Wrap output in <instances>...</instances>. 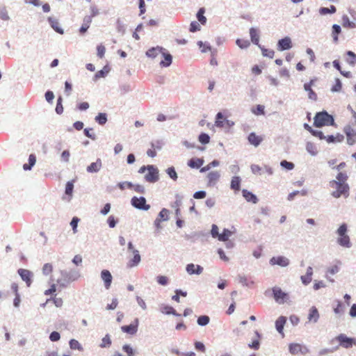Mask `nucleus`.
I'll use <instances>...</instances> for the list:
<instances>
[{
    "label": "nucleus",
    "mask_w": 356,
    "mask_h": 356,
    "mask_svg": "<svg viewBox=\"0 0 356 356\" xmlns=\"http://www.w3.org/2000/svg\"><path fill=\"white\" fill-rule=\"evenodd\" d=\"M232 235V232L229 229H225L222 233L218 236V240L220 241H226Z\"/></svg>",
    "instance_id": "f704fd0d"
},
{
    "label": "nucleus",
    "mask_w": 356,
    "mask_h": 356,
    "mask_svg": "<svg viewBox=\"0 0 356 356\" xmlns=\"http://www.w3.org/2000/svg\"><path fill=\"white\" fill-rule=\"evenodd\" d=\"M60 338V335L58 332L54 331L50 334L49 339L51 341H58Z\"/></svg>",
    "instance_id": "0e129e2a"
},
{
    "label": "nucleus",
    "mask_w": 356,
    "mask_h": 356,
    "mask_svg": "<svg viewBox=\"0 0 356 356\" xmlns=\"http://www.w3.org/2000/svg\"><path fill=\"white\" fill-rule=\"evenodd\" d=\"M70 347L71 349L72 350H83V348L81 346V345L80 344V343L76 340V339H71L70 341Z\"/></svg>",
    "instance_id": "c9c22d12"
},
{
    "label": "nucleus",
    "mask_w": 356,
    "mask_h": 356,
    "mask_svg": "<svg viewBox=\"0 0 356 356\" xmlns=\"http://www.w3.org/2000/svg\"><path fill=\"white\" fill-rule=\"evenodd\" d=\"M220 177V175L219 172H218V171L210 172L207 175L208 186H214L219 180Z\"/></svg>",
    "instance_id": "2eb2a0df"
},
{
    "label": "nucleus",
    "mask_w": 356,
    "mask_h": 356,
    "mask_svg": "<svg viewBox=\"0 0 356 356\" xmlns=\"http://www.w3.org/2000/svg\"><path fill=\"white\" fill-rule=\"evenodd\" d=\"M289 352L292 355H297L298 353L306 354L309 352L306 347L301 346L299 343H291L289 347Z\"/></svg>",
    "instance_id": "1a4fd4ad"
},
{
    "label": "nucleus",
    "mask_w": 356,
    "mask_h": 356,
    "mask_svg": "<svg viewBox=\"0 0 356 356\" xmlns=\"http://www.w3.org/2000/svg\"><path fill=\"white\" fill-rule=\"evenodd\" d=\"M101 277L104 282V286L108 289L112 282V275L108 270H103L101 273Z\"/></svg>",
    "instance_id": "4468645a"
},
{
    "label": "nucleus",
    "mask_w": 356,
    "mask_h": 356,
    "mask_svg": "<svg viewBox=\"0 0 356 356\" xmlns=\"http://www.w3.org/2000/svg\"><path fill=\"white\" fill-rule=\"evenodd\" d=\"M36 161V158L34 154H31L29 157V163H25L23 165V168L24 170H29L31 168L35 165Z\"/></svg>",
    "instance_id": "c756f323"
},
{
    "label": "nucleus",
    "mask_w": 356,
    "mask_h": 356,
    "mask_svg": "<svg viewBox=\"0 0 356 356\" xmlns=\"http://www.w3.org/2000/svg\"><path fill=\"white\" fill-rule=\"evenodd\" d=\"M92 128H86L84 129V134L85 135L92 139V140H95V134L92 132Z\"/></svg>",
    "instance_id": "e2e57ef3"
},
{
    "label": "nucleus",
    "mask_w": 356,
    "mask_h": 356,
    "mask_svg": "<svg viewBox=\"0 0 356 356\" xmlns=\"http://www.w3.org/2000/svg\"><path fill=\"white\" fill-rule=\"evenodd\" d=\"M251 170L254 174L261 175L262 169L259 165L253 164L251 165Z\"/></svg>",
    "instance_id": "774afa93"
},
{
    "label": "nucleus",
    "mask_w": 356,
    "mask_h": 356,
    "mask_svg": "<svg viewBox=\"0 0 356 356\" xmlns=\"http://www.w3.org/2000/svg\"><path fill=\"white\" fill-rule=\"evenodd\" d=\"M342 26L344 28L348 29H355L356 28V24L350 20L349 17L347 15H343L342 17Z\"/></svg>",
    "instance_id": "cd10ccee"
},
{
    "label": "nucleus",
    "mask_w": 356,
    "mask_h": 356,
    "mask_svg": "<svg viewBox=\"0 0 356 356\" xmlns=\"http://www.w3.org/2000/svg\"><path fill=\"white\" fill-rule=\"evenodd\" d=\"M18 273L20 275V277H22V279L26 282L27 286H30L31 284V282H32L31 272L26 269L20 268L18 270Z\"/></svg>",
    "instance_id": "f8f14e48"
},
{
    "label": "nucleus",
    "mask_w": 356,
    "mask_h": 356,
    "mask_svg": "<svg viewBox=\"0 0 356 356\" xmlns=\"http://www.w3.org/2000/svg\"><path fill=\"white\" fill-rule=\"evenodd\" d=\"M186 271L190 275H193V274L200 275L202 273L203 268L199 265L189 264L186 266Z\"/></svg>",
    "instance_id": "f3484780"
},
{
    "label": "nucleus",
    "mask_w": 356,
    "mask_h": 356,
    "mask_svg": "<svg viewBox=\"0 0 356 356\" xmlns=\"http://www.w3.org/2000/svg\"><path fill=\"white\" fill-rule=\"evenodd\" d=\"M292 47L291 40L289 37H285L278 41L277 49L279 51L288 50Z\"/></svg>",
    "instance_id": "9b49d317"
},
{
    "label": "nucleus",
    "mask_w": 356,
    "mask_h": 356,
    "mask_svg": "<svg viewBox=\"0 0 356 356\" xmlns=\"http://www.w3.org/2000/svg\"><path fill=\"white\" fill-rule=\"evenodd\" d=\"M262 140L263 138L260 136L256 135L254 133H251L248 136V141L255 147L258 146Z\"/></svg>",
    "instance_id": "412c9836"
},
{
    "label": "nucleus",
    "mask_w": 356,
    "mask_h": 356,
    "mask_svg": "<svg viewBox=\"0 0 356 356\" xmlns=\"http://www.w3.org/2000/svg\"><path fill=\"white\" fill-rule=\"evenodd\" d=\"M343 132L346 136V141L349 145H353L356 143V130L350 125H347L343 128Z\"/></svg>",
    "instance_id": "0eeeda50"
},
{
    "label": "nucleus",
    "mask_w": 356,
    "mask_h": 356,
    "mask_svg": "<svg viewBox=\"0 0 356 356\" xmlns=\"http://www.w3.org/2000/svg\"><path fill=\"white\" fill-rule=\"evenodd\" d=\"M334 124V119L327 112L318 113L314 117V124L316 127L332 125Z\"/></svg>",
    "instance_id": "f03ea898"
},
{
    "label": "nucleus",
    "mask_w": 356,
    "mask_h": 356,
    "mask_svg": "<svg viewBox=\"0 0 356 356\" xmlns=\"http://www.w3.org/2000/svg\"><path fill=\"white\" fill-rule=\"evenodd\" d=\"M204 161L202 159H191L188 161V165L192 168H199L203 165Z\"/></svg>",
    "instance_id": "c85d7f7f"
},
{
    "label": "nucleus",
    "mask_w": 356,
    "mask_h": 356,
    "mask_svg": "<svg viewBox=\"0 0 356 356\" xmlns=\"http://www.w3.org/2000/svg\"><path fill=\"white\" fill-rule=\"evenodd\" d=\"M109 70L107 69V67H104L103 70L98 71L95 74V78L99 79L101 77H104L106 74L108 72Z\"/></svg>",
    "instance_id": "13d9d810"
},
{
    "label": "nucleus",
    "mask_w": 356,
    "mask_h": 356,
    "mask_svg": "<svg viewBox=\"0 0 356 356\" xmlns=\"http://www.w3.org/2000/svg\"><path fill=\"white\" fill-rule=\"evenodd\" d=\"M286 318L284 316L279 317L275 321V327L277 332L283 334V329L286 323Z\"/></svg>",
    "instance_id": "393cba45"
},
{
    "label": "nucleus",
    "mask_w": 356,
    "mask_h": 356,
    "mask_svg": "<svg viewBox=\"0 0 356 356\" xmlns=\"http://www.w3.org/2000/svg\"><path fill=\"white\" fill-rule=\"evenodd\" d=\"M133 253H134V257L132 259H131L129 263H128V266L131 268V267H134V266H137L140 261V256L139 254V252L138 250H134L133 251Z\"/></svg>",
    "instance_id": "b1692460"
},
{
    "label": "nucleus",
    "mask_w": 356,
    "mask_h": 356,
    "mask_svg": "<svg viewBox=\"0 0 356 356\" xmlns=\"http://www.w3.org/2000/svg\"><path fill=\"white\" fill-rule=\"evenodd\" d=\"M161 310L162 313L165 314H172L175 316L178 315L176 313L175 309L171 306H168V305L163 306L161 307Z\"/></svg>",
    "instance_id": "72a5a7b5"
},
{
    "label": "nucleus",
    "mask_w": 356,
    "mask_h": 356,
    "mask_svg": "<svg viewBox=\"0 0 356 356\" xmlns=\"http://www.w3.org/2000/svg\"><path fill=\"white\" fill-rule=\"evenodd\" d=\"M159 53H160V50L159 49H155V48H152L151 49H149L146 52V54L149 57L154 58V57H156Z\"/></svg>",
    "instance_id": "bf43d9fd"
},
{
    "label": "nucleus",
    "mask_w": 356,
    "mask_h": 356,
    "mask_svg": "<svg viewBox=\"0 0 356 356\" xmlns=\"http://www.w3.org/2000/svg\"><path fill=\"white\" fill-rule=\"evenodd\" d=\"M241 179L238 177H234L231 181V188L234 191L240 190Z\"/></svg>",
    "instance_id": "473e14b6"
},
{
    "label": "nucleus",
    "mask_w": 356,
    "mask_h": 356,
    "mask_svg": "<svg viewBox=\"0 0 356 356\" xmlns=\"http://www.w3.org/2000/svg\"><path fill=\"white\" fill-rule=\"evenodd\" d=\"M236 44L241 49H245L250 44L248 40L237 39L236 42Z\"/></svg>",
    "instance_id": "ea45409f"
},
{
    "label": "nucleus",
    "mask_w": 356,
    "mask_h": 356,
    "mask_svg": "<svg viewBox=\"0 0 356 356\" xmlns=\"http://www.w3.org/2000/svg\"><path fill=\"white\" fill-rule=\"evenodd\" d=\"M172 63V56L170 54H165L164 59L161 61L160 64L163 67L169 66Z\"/></svg>",
    "instance_id": "a19ab883"
},
{
    "label": "nucleus",
    "mask_w": 356,
    "mask_h": 356,
    "mask_svg": "<svg viewBox=\"0 0 356 356\" xmlns=\"http://www.w3.org/2000/svg\"><path fill=\"white\" fill-rule=\"evenodd\" d=\"M348 177L346 172H339L337 175V180L330 181V186L333 188L332 195L335 198H339L341 196L348 197L349 196V186L346 183Z\"/></svg>",
    "instance_id": "f257e3e1"
},
{
    "label": "nucleus",
    "mask_w": 356,
    "mask_h": 356,
    "mask_svg": "<svg viewBox=\"0 0 356 356\" xmlns=\"http://www.w3.org/2000/svg\"><path fill=\"white\" fill-rule=\"evenodd\" d=\"M270 263L272 265H279L280 266L284 267L289 265V261L287 258L282 256H279L271 258Z\"/></svg>",
    "instance_id": "ddd939ff"
},
{
    "label": "nucleus",
    "mask_w": 356,
    "mask_h": 356,
    "mask_svg": "<svg viewBox=\"0 0 356 356\" xmlns=\"http://www.w3.org/2000/svg\"><path fill=\"white\" fill-rule=\"evenodd\" d=\"M273 297L279 303H283L287 297V294L282 291L279 287L273 289Z\"/></svg>",
    "instance_id": "9d476101"
},
{
    "label": "nucleus",
    "mask_w": 356,
    "mask_h": 356,
    "mask_svg": "<svg viewBox=\"0 0 356 356\" xmlns=\"http://www.w3.org/2000/svg\"><path fill=\"white\" fill-rule=\"evenodd\" d=\"M262 55L265 57H268L270 58H273L275 55V51L272 49H268L265 48H261Z\"/></svg>",
    "instance_id": "09e8293b"
},
{
    "label": "nucleus",
    "mask_w": 356,
    "mask_h": 356,
    "mask_svg": "<svg viewBox=\"0 0 356 356\" xmlns=\"http://www.w3.org/2000/svg\"><path fill=\"white\" fill-rule=\"evenodd\" d=\"M79 221V219L77 217H74L70 222V225L73 229V232L74 234L77 232V225H78Z\"/></svg>",
    "instance_id": "052dcab7"
},
{
    "label": "nucleus",
    "mask_w": 356,
    "mask_h": 356,
    "mask_svg": "<svg viewBox=\"0 0 356 356\" xmlns=\"http://www.w3.org/2000/svg\"><path fill=\"white\" fill-rule=\"evenodd\" d=\"M74 189V184L72 181H68L66 184L65 186V194L69 195L70 197L72 195V192Z\"/></svg>",
    "instance_id": "37998d69"
},
{
    "label": "nucleus",
    "mask_w": 356,
    "mask_h": 356,
    "mask_svg": "<svg viewBox=\"0 0 356 356\" xmlns=\"http://www.w3.org/2000/svg\"><path fill=\"white\" fill-rule=\"evenodd\" d=\"M95 120L99 124L104 125L107 121L106 115L102 113H99V115L95 117Z\"/></svg>",
    "instance_id": "e433bc0d"
},
{
    "label": "nucleus",
    "mask_w": 356,
    "mask_h": 356,
    "mask_svg": "<svg viewBox=\"0 0 356 356\" xmlns=\"http://www.w3.org/2000/svg\"><path fill=\"white\" fill-rule=\"evenodd\" d=\"M337 8L334 6L332 5L330 8L322 7L319 9V13L321 15L332 14L336 13Z\"/></svg>",
    "instance_id": "7c9ffc66"
},
{
    "label": "nucleus",
    "mask_w": 356,
    "mask_h": 356,
    "mask_svg": "<svg viewBox=\"0 0 356 356\" xmlns=\"http://www.w3.org/2000/svg\"><path fill=\"white\" fill-rule=\"evenodd\" d=\"M102 167V161L98 159L95 162L92 163L87 167V171L88 172H97Z\"/></svg>",
    "instance_id": "4be33fe9"
},
{
    "label": "nucleus",
    "mask_w": 356,
    "mask_h": 356,
    "mask_svg": "<svg viewBox=\"0 0 356 356\" xmlns=\"http://www.w3.org/2000/svg\"><path fill=\"white\" fill-rule=\"evenodd\" d=\"M53 270V266L51 264H45L42 268V273L45 275H48L51 273Z\"/></svg>",
    "instance_id": "3c124183"
},
{
    "label": "nucleus",
    "mask_w": 356,
    "mask_h": 356,
    "mask_svg": "<svg viewBox=\"0 0 356 356\" xmlns=\"http://www.w3.org/2000/svg\"><path fill=\"white\" fill-rule=\"evenodd\" d=\"M242 193H243V196L245 197V199L248 202H251L254 204L257 202V200H258L257 197L252 193H251L245 189L243 190Z\"/></svg>",
    "instance_id": "a878e982"
},
{
    "label": "nucleus",
    "mask_w": 356,
    "mask_h": 356,
    "mask_svg": "<svg viewBox=\"0 0 356 356\" xmlns=\"http://www.w3.org/2000/svg\"><path fill=\"white\" fill-rule=\"evenodd\" d=\"M225 122L229 126H232L234 123H229V121L227 119L224 118L223 115L221 113H218L216 115L215 125L217 127H223L225 126Z\"/></svg>",
    "instance_id": "a211bd4d"
},
{
    "label": "nucleus",
    "mask_w": 356,
    "mask_h": 356,
    "mask_svg": "<svg viewBox=\"0 0 356 356\" xmlns=\"http://www.w3.org/2000/svg\"><path fill=\"white\" fill-rule=\"evenodd\" d=\"M319 318V313L317 308L313 306L310 308L308 314V321L310 323H316Z\"/></svg>",
    "instance_id": "dca6fc26"
},
{
    "label": "nucleus",
    "mask_w": 356,
    "mask_h": 356,
    "mask_svg": "<svg viewBox=\"0 0 356 356\" xmlns=\"http://www.w3.org/2000/svg\"><path fill=\"white\" fill-rule=\"evenodd\" d=\"M309 131L314 136L318 137L321 140L325 139V136H324L323 133L318 130H314L312 127H309Z\"/></svg>",
    "instance_id": "79ce46f5"
},
{
    "label": "nucleus",
    "mask_w": 356,
    "mask_h": 356,
    "mask_svg": "<svg viewBox=\"0 0 356 356\" xmlns=\"http://www.w3.org/2000/svg\"><path fill=\"white\" fill-rule=\"evenodd\" d=\"M122 350L127 354L128 356H134V352L133 348L128 344L122 346Z\"/></svg>",
    "instance_id": "4d7b16f0"
},
{
    "label": "nucleus",
    "mask_w": 356,
    "mask_h": 356,
    "mask_svg": "<svg viewBox=\"0 0 356 356\" xmlns=\"http://www.w3.org/2000/svg\"><path fill=\"white\" fill-rule=\"evenodd\" d=\"M336 340L339 345L345 348H351L353 345L356 346V339L348 337L344 334H341L336 337Z\"/></svg>",
    "instance_id": "39448f33"
},
{
    "label": "nucleus",
    "mask_w": 356,
    "mask_h": 356,
    "mask_svg": "<svg viewBox=\"0 0 356 356\" xmlns=\"http://www.w3.org/2000/svg\"><path fill=\"white\" fill-rule=\"evenodd\" d=\"M200 29V26L197 22H192L190 24V31L195 32Z\"/></svg>",
    "instance_id": "69168bd1"
},
{
    "label": "nucleus",
    "mask_w": 356,
    "mask_h": 356,
    "mask_svg": "<svg viewBox=\"0 0 356 356\" xmlns=\"http://www.w3.org/2000/svg\"><path fill=\"white\" fill-rule=\"evenodd\" d=\"M280 165L287 170H292L294 168V164L293 163L289 162L286 160L281 161Z\"/></svg>",
    "instance_id": "680f3d73"
},
{
    "label": "nucleus",
    "mask_w": 356,
    "mask_h": 356,
    "mask_svg": "<svg viewBox=\"0 0 356 356\" xmlns=\"http://www.w3.org/2000/svg\"><path fill=\"white\" fill-rule=\"evenodd\" d=\"M337 233L339 236L337 238V243L346 248L350 247V241L349 236L347 235V225L343 223L342 224L337 231Z\"/></svg>",
    "instance_id": "20e7f679"
},
{
    "label": "nucleus",
    "mask_w": 356,
    "mask_h": 356,
    "mask_svg": "<svg viewBox=\"0 0 356 356\" xmlns=\"http://www.w3.org/2000/svg\"><path fill=\"white\" fill-rule=\"evenodd\" d=\"M341 27L340 26L337 25V24H334L332 26V38H333V40L335 43H337L338 42V35L341 33Z\"/></svg>",
    "instance_id": "2f4dec72"
},
{
    "label": "nucleus",
    "mask_w": 356,
    "mask_h": 356,
    "mask_svg": "<svg viewBox=\"0 0 356 356\" xmlns=\"http://www.w3.org/2000/svg\"><path fill=\"white\" fill-rule=\"evenodd\" d=\"M347 56H348V62L351 65H355L356 63V54L351 51H348Z\"/></svg>",
    "instance_id": "de8ad7c7"
},
{
    "label": "nucleus",
    "mask_w": 356,
    "mask_h": 356,
    "mask_svg": "<svg viewBox=\"0 0 356 356\" xmlns=\"http://www.w3.org/2000/svg\"><path fill=\"white\" fill-rule=\"evenodd\" d=\"M56 112L58 114H61L63 112V106L62 104V97H59L57 101V104L56 106Z\"/></svg>",
    "instance_id": "5fc2aeb1"
},
{
    "label": "nucleus",
    "mask_w": 356,
    "mask_h": 356,
    "mask_svg": "<svg viewBox=\"0 0 356 356\" xmlns=\"http://www.w3.org/2000/svg\"><path fill=\"white\" fill-rule=\"evenodd\" d=\"M314 84V81L311 80L309 83H306L304 84V88L306 91L308 92L309 98L312 100H316L317 95L315 92L312 89V86Z\"/></svg>",
    "instance_id": "6ab92c4d"
},
{
    "label": "nucleus",
    "mask_w": 356,
    "mask_h": 356,
    "mask_svg": "<svg viewBox=\"0 0 356 356\" xmlns=\"http://www.w3.org/2000/svg\"><path fill=\"white\" fill-rule=\"evenodd\" d=\"M118 186L121 190H124L125 188H132L133 184L131 182L124 181L119 183Z\"/></svg>",
    "instance_id": "338daca9"
},
{
    "label": "nucleus",
    "mask_w": 356,
    "mask_h": 356,
    "mask_svg": "<svg viewBox=\"0 0 356 356\" xmlns=\"http://www.w3.org/2000/svg\"><path fill=\"white\" fill-rule=\"evenodd\" d=\"M97 56L102 58L104 56L106 48L103 44H99L97 47Z\"/></svg>",
    "instance_id": "6e6d98bb"
},
{
    "label": "nucleus",
    "mask_w": 356,
    "mask_h": 356,
    "mask_svg": "<svg viewBox=\"0 0 356 356\" xmlns=\"http://www.w3.org/2000/svg\"><path fill=\"white\" fill-rule=\"evenodd\" d=\"M131 204L136 209L147 211L150 205L146 203V199L144 197H133L131 200Z\"/></svg>",
    "instance_id": "423d86ee"
},
{
    "label": "nucleus",
    "mask_w": 356,
    "mask_h": 356,
    "mask_svg": "<svg viewBox=\"0 0 356 356\" xmlns=\"http://www.w3.org/2000/svg\"><path fill=\"white\" fill-rule=\"evenodd\" d=\"M111 344V340L108 334H106L102 340V343L100 346L102 348L108 347Z\"/></svg>",
    "instance_id": "a18cd8bd"
},
{
    "label": "nucleus",
    "mask_w": 356,
    "mask_h": 356,
    "mask_svg": "<svg viewBox=\"0 0 356 356\" xmlns=\"http://www.w3.org/2000/svg\"><path fill=\"white\" fill-rule=\"evenodd\" d=\"M210 318L208 316H200L197 318V323L201 326H204L209 323Z\"/></svg>",
    "instance_id": "58836bf2"
},
{
    "label": "nucleus",
    "mask_w": 356,
    "mask_h": 356,
    "mask_svg": "<svg viewBox=\"0 0 356 356\" xmlns=\"http://www.w3.org/2000/svg\"><path fill=\"white\" fill-rule=\"evenodd\" d=\"M166 172L169 177L173 180L176 181L177 179V175L173 167L168 168Z\"/></svg>",
    "instance_id": "864d4df0"
},
{
    "label": "nucleus",
    "mask_w": 356,
    "mask_h": 356,
    "mask_svg": "<svg viewBox=\"0 0 356 356\" xmlns=\"http://www.w3.org/2000/svg\"><path fill=\"white\" fill-rule=\"evenodd\" d=\"M145 170H148L147 174L145 175V179L149 183H154L159 180V170L154 165L142 166L138 172L143 173Z\"/></svg>",
    "instance_id": "7ed1b4c3"
},
{
    "label": "nucleus",
    "mask_w": 356,
    "mask_h": 356,
    "mask_svg": "<svg viewBox=\"0 0 356 356\" xmlns=\"http://www.w3.org/2000/svg\"><path fill=\"white\" fill-rule=\"evenodd\" d=\"M252 113L257 115H264V106L262 105H257L255 108H252Z\"/></svg>",
    "instance_id": "49530a36"
},
{
    "label": "nucleus",
    "mask_w": 356,
    "mask_h": 356,
    "mask_svg": "<svg viewBox=\"0 0 356 356\" xmlns=\"http://www.w3.org/2000/svg\"><path fill=\"white\" fill-rule=\"evenodd\" d=\"M92 22V17L91 16H86L83 18V24L79 29V32L81 34L85 33L87 30L89 29L90 24Z\"/></svg>",
    "instance_id": "aec40b11"
},
{
    "label": "nucleus",
    "mask_w": 356,
    "mask_h": 356,
    "mask_svg": "<svg viewBox=\"0 0 356 356\" xmlns=\"http://www.w3.org/2000/svg\"><path fill=\"white\" fill-rule=\"evenodd\" d=\"M312 275L313 269L309 266L307 269L306 275L301 276V280L305 285H307L311 282Z\"/></svg>",
    "instance_id": "5701e85b"
},
{
    "label": "nucleus",
    "mask_w": 356,
    "mask_h": 356,
    "mask_svg": "<svg viewBox=\"0 0 356 356\" xmlns=\"http://www.w3.org/2000/svg\"><path fill=\"white\" fill-rule=\"evenodd\" d=\"M209 140H210V138H209V135L207 134L202 133L199 136V141L202 144H204V145L207 144L209 143Z\"/></svg>",
    "instance_id": "603ef678"
},
{
    "label": "nucleus",
    "mask_w": 356,
    "mask_h": 356,
    "mask_svg": "<svg viewBox=\"0 0 356 356\" xmlns=\"http://www.w3.org/2000/svg\"><path fill=\"white\" fill-rule=\"evenodd\" d=\"M250 35L251 41L257 45L259 44V35L258 30L254 28H251L250 29Z\"/></svg>",
    "instance_id": "bb28decb"
},
{
    "label": "nucleus",
    "mask_w": 356,
    "mask_h": 356,
    "mask_svg": "<svg viewBox=\"0 0 356 356\" xmlns=\"http://www.w3.org/2000/svg\"><path fill=\"white\" fill-rule=\"evenodd\" d=\"M139 321L138 318H135L134 321L129 325H123L121 327V330L123 332L127 333L131 335L135 334L138 331Z\"/></svg>",
    "instance_id": "6e6552de"
},
{
    "label": "nucleus",
    "mask_w": 356,
    "mask_h": 356,
    "mask_svg": "<svg viewBox=\"0 0 356 356\" xmlns=\"http://www.w3.org/2000/svg\"><path fill=\"white\" fill-rule=\"evenodd\" d=\"M156 280H157V282L162 285V286H165L168 284V281H169V279L168 277L166 276H164V275H159L157 277H156Z\"/></svg>",
    "instance_id": "8fccbe9b"
},
{
    "label": "nucleus",
    "mask_w": 356,
    "mask_h": 356,
    "mask_svg": "<svg viewBox=\"0 0 356 356\" xmlns=\"http://www.w3.org/2000/svg\"><path fill=\"white\" fill-rule=\"evenodd\" d=\"M306 149L312 155H316L317 154L316 147L312 143H307Z\"/></svg>",
    "instance_id": "c03bdc74"
},
{
    "label": "nucleus",
    "mask_w": 356,
    "mask_h": 356,
    "mask_svg": "<svg viewBox=\"0 0 356 356\" xmlns=\"http://www.w3.org/2000/svg\"><path fill=\"white\" fill-rule=\"evenodd\" d=\"M204 9L200 8L197 14V18L202 24H204L207 21V18L204 16Z\"/></svg>",
    "instance_id": "4c0bfd02"
}]
</instances>
